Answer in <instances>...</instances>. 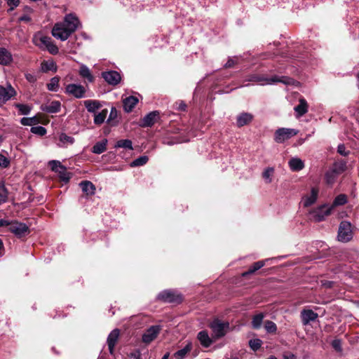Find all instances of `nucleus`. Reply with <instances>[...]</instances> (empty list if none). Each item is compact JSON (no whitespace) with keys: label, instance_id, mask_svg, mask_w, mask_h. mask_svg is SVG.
I'll use <instances>...</instances> for the list:
<instances>
[{"label":"nucleus","instance_id":"obj_1","mask_svg":"<svg viewBox=\"0 0 359 359\" xmlns=\"http://www.w3.org/2000/svg\"><path fill=\"white\" fill-rule=\"evenodd\" d=\"M79 24L78 18L72 14L67 15L64 22L55 25L52 34L57 39L65 41L73 33Z\"/></svg>","mask_w":359,"mask_h":359},{"label":"nucleus","instance_id":"obj_2","mask_svg":"<svg viewBox=\"0 0 359 359\" xmlns=\"http://www.w3.org/2000/svg\"><path fill=\"white\" fill-rule=\"evenodd\" d=\"M32 42L40 49L47 50L53 55L58 53V48L53 43L51 38L41 32H37L34 35Z\"/></svg>","mask_w":359,"mask_h":359},{"label":"nucleus","instance_id":"obj_3","mask_svg":"<svg viewBox=\"0 0 359 359\" xmlns=\"http://www.w3.org/2000/svg\"><path fill=\"white\" fill-rule=\"evenodd\" d=\"M249 81L255 82L260 85H264V84L276 83V82H281L285 85L298 84V82L295 81L292 79L288 78V77H285V76H282V77L274 76V77L269 79V78H265L264 76H260L258 75H252L250 76V79H249Z\"/></svg>","mask_w":359,"mask_h":359},{"label":"nucleus","instance_id":"obj_4","mask_svg":"<svg viewBox=\"0 0 359 359\" xmlns=\"http://www.w3.org/2000/svg\"><path fill=\"white\" fill-rule=\"evenodd\" d=\"M298 131L295 129L282 128L278 129L274 135V140L278 143H283L296 135Z\"/></svg>","mask_w":359,"mask_h":359},{"label":"nucleus","instance_id":"obj_5","mask_svg":"<svg viewBox=\"0 0 359 359\" xmlns=\"http://www.w3.org/2000/svg\"><path fill=\"white\" fill-rule=\"evenodd\" d=\"M332 211V207L328 205H323L311 211L310 216L311 219L319 222L323 220Z\"/></svg>","mask_w":359,"mask_h":359},{"label":"nucleus","instance_id":"obj_6","mask_svg":"<svg viewBox=\"0 0 359 359\" xmlns=\"http://www.w3.org/2000/svg\"><path fill=\"white\" fill-rule=\"evenodd\" d=\"M8 226V230L19 238L27 235L29 232L28 227L25 224L20 222H9Z\"/></svg>","mask_w":359,"mask_h":359},{"label":"nucleus","instance_id":"obj_7","mask_svg":"<svg viewBox=\"0 0 359 359\" xmlns=\"http://www.w3.org/2000/svg\"><path fill=\"white\" fill-rule=\"evenodd\" d=\"M49 165L53 171L57 172L60 180L67 182L69 179V175L66 168L58 161H50Z\"/></svg>","mask_w":359,"mask_h":359},{"label":"nucleus","instance_id":"obj_8","mask_svg":"<svg viewBox=\"0 0 359 359\" xmlns=\"http://www.w3.org/2000/svg\"><path fill=\"white\" fill-rule=\"evenodd\" d=\"M351 226L348 222H342L340 224L338 233V238L340 241L347 242L351 240Z\"/></svg>","mask_w":359,"mask_h":359},{"label":"nucleus","instance_id":"obj_9","mask_svg":"<svg viewBox=\"0 0 359 359\" xmlns=\"http://www.w3.org/2000/svg\"><path fill=\"white\" fill-rule=\"evenodd\" d=\"M212 332L216 337L224 336L229 327V324L219 320H215L210 325Z\"/></svg>","mask_w":359,"mask_h":359},{"label":"nucleus","instance_id":"obj_10","mask_svg":"<svg viewBox=\"0 0 359 359\" xmlns=\"http://www.w3.org/2000/svg\"><path fill=\"white\" fill-rule=\"evenodd\" d=\"M66 92L77 98L83 97L85 88L81 85L69 84L66 87Z\"/></svg>","mask_w":359,"mask_h":359},{"label":"nucleus","instance_id":"obj_11","mask_svg":"<svg viewBox=\"0 0 359 359\" xmlns=\"http://www.w3.org/2000/svg\"><path fill=\"white\" fill-rule=\"evenodd\" d=\"M158 298L168 302H180L181 297L172 290H165L158 294Z\"/></svg>","mask_w":359,"mask_h":359},{"label":"nucleus","instance_id":"obj_12","mask_svg":"<svg viewBox=\"0 0 359 359\" xmlns=\"http://www.w3.org/2000/svg\"><path fill=\"white\" fill-rule=\"evenodd\" d=\"M160 327L158 326H152L147 330L142 336V340L144 343L149 344L152 341L158 334Z\"/></svg>","mask_w":359,"mask_h":359},{"label":"nucleus","instance_id":"obj_13","mask_svg":"<svg viewBox=\"0 0 359 359\" xmlns=\"http://www.w3.org/2000/svg\"><path fill=\"white\" fill-rule=\"evenodd\" d=\"M15 93V91L11 86L9 85L7 88L0 86V104L8 100Z\"/></svg>","mask_w":359,"mask_h":359},{"label":"nucleus","instance_id":"obj_14","mask_svg":"<svg viewBox=\"0 0 359 359\" xmlns=\"http://www.w3.org/2000/svg\"><path fill=\"white\" fill-rule=\"evenodd\" d=\"M318 189L312 188L310 194L306 195L302 199V203L304 207H309L313 204L318 198Z\"/></svg>","mask_w":359,"mask_h":359},{"label":"nucleus","instance_id":"obj_15","mask_svg":"<svg viewBox=\"0 0 359 359\" xmlns=\"http://www.w3.org/2000/svg\"><path fill=\"white\" fill-rule=\"evenodd\" d=\"M102 77L107 83L111 85L117 84L121 80L120 74L115 71L103 72Z\"/></svg>","mask_w":359,"mask_h":359},{"label":"nucleus","instance_id":"obj_16","mask_svg":"<svg viewBox=\"0 0 359 359\" xmlns=\"http://www.w3.org/2000/svg\"><path fill=\"white\" fill-rule=\"evenodd\" d=\"M159 118V114L157 111H152L146 116L142 123V126L148 127L154 125Z\"/></svg>","mask_w":359,"mask_h":359},{"label":"nucleus","instance_id":"obj_17","mask_svg":"<svg viewBox=\"0 0 359 359\" xmlns=\"http://www.w3.org/2000/svg\"><path fill=\"white\" fill-rule=\"evenodd\" d=\"M119 336V330L116 329L114 330L109 335L107 339V344L109 346V350L111 353H113V348L118 340Z\"/></svg>","mask_w":359,"mask_h":359},{"label":"nucleus","instance_id":"obj_18","mask_svg":"<svg viewBox=\"0 0 359 359\" xmlns=\"http://www.w3.org/2000/svg\"><path fill=\"white\" fill-rule=\"evenodd\" d=\"M12 61V55L10 52L4 48H0V64L8 65Z\"/></svg>","mask_w":359,"mask_h":359},{"label":"nucleus","instance_id":"obj_19","mask_svg":"<svg viewBox=\"0 0 359 359\" xmlns=\"http://www.w3.org/2000/svg\"><path fill=\"white\" fill-rule=\"evenodd\" d=\"M60 102L59 101H53L48 104L42 106V109L49 113H57L60 109Z\"/></svg>","mask_w":359,"mask_h":359},{"label":"nucleus","instance_id":"obj_20","mask_svg":"<svg viewBox=\"0 0 359 359\" xmlns=\"http://www.w3.org/2000/svg\"><path fill=\"white\" fill-rule=\"evenodd\" d=\"M289 166L292 171H299L304 167V163L299 158H292L288 162Z\"/></svg>","mask_w":359,"mask_h":359},{"label":"nucleus","instance_id":"obj_21","mask_svg":"<svg viewBox=\"0 0 359 359\" xmlns=\"http://www.w3.org/2000/svg\"><path fill=\"white\" fill-rule=\"evenodd\" d=\"M138 99L134 96H130L123 100V107L127 112L131 111L137 104Z\"/></svg>","mask_w":359,"mask_h":359},{"label":"nucleus","instance_id":"obj_22","mask_svg":"<svg viewBox=\"0 0 359 359\" xmlns=\"http://www.w3.org/2000/svg\"><path fill=\"white\" fill-rule=\"evenodd\" d=\"M318 315L311 310H304L302 312V322L304 324H308L310 321L316 319Z\"/></svg>","mask_w":359,"mask_h":359},{"label":"nucleus","instance_id":"obj_23","mask_svg":"<svg viewBox=\"0 0 359 359\" xmlns=\"http://www.w3.org/2000/svg\"><path fill=\"white\" fill-rule=\"evenodd\" d=\"M252 119V116L250 114L242 113L237 117V126L238 127H242L251 122Z\"/></svg>","mask_w":359,"mask_h":359},{"label":"nucleus","instance_id":"obj_24","mask_svg":"<svg viewBox=\"0 0 359 359\" xmlns=\"http://www.w3.org/2000/svg\"><path fill=\"white\" fill-rule=\"evenodd\" d=\"M191 349L192 344L191 342H188L183 348L177 351L172 357L175 359H183Z\"/></svg>","mask_w":359,"mask_h":359},{"label":"nucleus","instance_id":"obj_25","mask_svg":"<svg viewBox=\"0 0 359 359\" xmlns=\"http://www.w3.org/2000/svg\"><path fill=\"white\" fill-rule=\"evenodd\" d=\"M41 69L43 72H47L49 71L55 72L57 67L55 62L53 60H48L41 62Z\"/></svg>","mask_w":359,"mask_h":359},{"label":"nucleus","instance_id":"obj_26","mask_svg":"<svg viewBox=\"0 0 359 359\" xmlns=\"http://www.w3.org/2000/svg\"><path fill=\"white\" fill-rule=\"evenodd\" d=\"M80 186L83 193L86 195H93L95 191V187L92 182L89 181H83L81 182Z\"/></svg>","mask_w":359,"mask_h":359},{"label":"nucleus","instance_id":"obj_27","mask_svg":"<svg viewBox=\"0 0 359 359\" xmlns=\"http://www.w3.org/2000/svg\"><path fill=\"white\" fill-rule=\"evenodd\" d=\"M274 171L275 170L273 167H268L264 170L262 175L265 183L269 184L272 182Z\"/></svg>","mask_w":359,"mask_h":359},{"label":"nucleus","instance_id":"obj_28","mask_svg":"<svg viewBox=\"0 0 359 359\" xmlns=\"http://www.w3.org/2000/svg\"><path fill=\"white\" fill-rule=\"evenodd\" d=\"M198 339L201 344L205 347H208L212 343L211 339L205 331L200 332L198 334Z\"/></svg>","mask_w":359,"mask_h":359},{"label":"nucleus","instance_id":"obj_29","mask_svg":"<svg viewBox=\"0 0 359 359\" xmlns=\"http://www.w3.org/2000/svg\"><path fill=\"white\" fill-rule=\"evenodd\" d=\"M38 122H41L43 124H47L48 123V120L44 118L43 120L39 121L36 117L22 118L21 119V123L24 126H33Z\"/></svg>","mask_w":359,"mask_h":359},{"label":"nucleus","instance_id":"obj_30","mask_svg":"<svg viewBox=\"0 0 359 359\" xmlns=\"http://www.w3.org/2000/svg\"><path fill=\"white\" fill-rule=\"evenodd\" d=\"M79 74L84 79H86L88 81L92 82L94 77L91 74L90 69L86 65H81L79 69Z\"/></svg>","mask_w":359,"mask_h":359},{"label":"nucleus","instance_id":"obj_31","mask_svg":"<svg viewBox=\"0 0 359 359\" xmlns=\"http://www.w3.org/2000/svg\"><path fill=\"white\" fill-rule=\"evenodd\" d=\"M307 103L304 99H300L299 103L297 106L294 107L295 111L298 114L299 116H302L307 111Z\"/></svg>","mask_w":359,"mask_h":359},{"label":"nucleus","instance_id":"obj_32","mask_svg":"<svg viewBox=\"0 0 359 359\" xmlns=\"http://www.w3.org/2000/svg\"><path fill=\"white\" fill-rule=\"evenodd\" d=\"M107 140L96 143L93 147V152L95 154H102L107 149Z\"/></svg>","mask_w":359,"mask_h":359},{"label":"nucleus","instance_id":"obj_33","mask_svg":"<svg viewBox=\"0 0 359 359\" xmlns=\"http://www.w3.org/2000/svg\"><path fill=\"white\" fill-rule=\"evenodd\" d=\"M84 104L90 112H95L100 107V104L96 100H86L84 102Z\"/></svg>","mask_w":359,"mask_h":359},{"label":"nucleus","instance_id":"obj_34","mask_svg":"<svg viewBox=\"0 0 359 359\" xmlns=\"http://www.w3.org/2000/svg\"><path fill=\"white\" fill-rule=\"evenodd\" d=\"M346 196L344 194H340L335 198L333 203L329 206L332 207V210L336 206L344 205V203H346Z\"/></svg>","mask_w":359,"mask_h":359},{"label":"nucleus","instance_id":"obj_35","mask_svg":"<svg viewBox=\"0 0 359 359\" xmlns=\"http://www.w3.org/2000/svg\"><path fill=\"white\" fill-rule=\"evenodd\" d=\"M265 264L264 261H259L257 262H255L248 270V271L243 273V276H247L248 274H250L256 271L257 270L261 269L262 266H264Z\"/></svg>","mask_w":359,"mask_h":359},{"label":"nucleus","instance_id":"obj_36","mask_svg":"<svg viewBox=\"0 0 359 359\" xmlns=\"http://www.w3.org/2000/svg\"><path fill=\"white\" fill-rule=\"evenodd\" d=\"M107 114V110L103 109L101 112L95 115L94 121L96 124H101L104 122Z\"/></svg>","mask_w":359,"mask_h":359},{"label":"nucleus","instance_id":"obj_37","mask_svg":"<svg viewBox=\"0 0 359 359\" xmlns=\"http://www.w3.org/2000/svg\"><path fill=\"white\" fill-rule=\"evenodd\" d=\"M59 86V78L53 77L47 84L48 89L51 91H57Z\"/></svg>","mask_w":359,"mask_h":359},{"label":"nucleus","instance_id":"obj_38","mask_svg":"<svg viewBox=\"0 0 359 359\" xmlns=\"http://www.w3.org/2000/svg\"><path fill=\"white\" fill-rule=\"evenodd\" d=\"M148 157L146 156H141L131 163L132 167L140 166L146 164L148 161Z\"/></svg>","mask_w":359,"mask_h":359},{"label":"nucleus","instance_id":"obj_39","mask_svg":"<svg viewBox=\"0 0 359 359\" xmlns=\"http://www.w3.org/2000/svg\"><path fill=\"white\" fill-rule=\"evenodd\" d=\"M116 146L117 147H123L129 149H133L132 142L129 140H121L117 142Z\"/></svg>","mask_w":359,"mask_h":359},{"label":"nucleus","instance_id":"obj_40","mask_svg":"<svg viewBox=\"0 0 359 359\" xmlns=\"http://www.w3.org/2000/svg\"><path fill=\"white\" fill-rule=\"evenodd\" d=\"M263 318H264V315L262 313H259V314L255 316L252 319L253 327L255 328L259 327L262 323Z\"/></svg>","mask_w":359,"mask_h":359},{"label":"nucleus","instance_id":"obj_41","mask_svg":"<svg viewBox=\"0 0 359 359\" xmlns=\"http://www.w3.org/2000/svg\"><path fill=\"white\" fill-rule=\"evenodd\" d=\"M335 177H336V170H335L327 172L325 175L326 182L328 184H332L334 181Z\"/></svg>","mask_w":359,"mask_h":359},{"label":"nucleus","instance_id":"obj_42","mask_svg":"<svg viewBox=\"0 0 359 359\" xmlns=\"http://www.w3.org/2000/svg\"><path fill=\"white\" fill-rule=\"evenodd\" d=\"M8 191L3 184H0V204L7 199Z\"/></svg>","mask_w":359,"mask_h":359},{"label":"nucleus","instance_id":"obj_43","mask_svg":"<svg viewBox=\"0 0 359 359\" xmlns=\"http://www.w3.org/2000/svg\"><path fill=\"white\" fill-rule=\"evenodd\" d=\"M250 346L254 351L258 350L262 346V341L258 339H252L249 342Z\"/></svg>","mask_w":359,"mask_h":359},{"label":"nucleus","instance_id":"obj_44","mask_svg":"<svg viewBox=\"0 0 359 359\" xmlns=\"http://www.w3.org/2000/svg\"><path fill=\"white\" fill-rule=\"evenodd\" d=\"M264 327L268 332L273 333L276 330V325L271 321H266L264 323Z\"/></svg>","mask_w":359,"mask_h":359},{"label":"nucleus","instance_id":"obj_45","mask_svg":"<svg viewBox=\"0 0 359 359\" xmlns=\"http://www.w3.org/2000/svg\"><path fill=\"white\" fill-rule=\"evenodd\" d=\"M32 133L39 135H43L46 133V130L42 126H36L31 128Z\"/></svg>","mask_w":359,"mask_h":359},{"label":"nucleus","instance_id":"obj_46","mask_svg":"<svg viewBox=\"0 0 359 359\" xmlns=\"http://www.w3.org/2000/svg\"><path fill=\"white\" fill-rule=\"evenodd\" d=\"M60 141L61 142H62L63 144H65V143L72 144L73 143V138L69 137V136H67L65 134H62L60 136Z\"/></svg>","mask_w":359,"mask_h":359},{"label":"nucleus","instance_id":"obj_47","mask_svg":"<svg viewBox=\"0 0 359 359\" xmlns=\"http://www.w3.org/2000/svg\"><path fill=\"white\" fill-rule=\"evenodd\" d=\"M17 107L22 114H27L30 111V107L25 104H17Z\"/></svg>","mask_w":359,"mask_h":359},{"label":"nucleus","instance_id":"obj_48","mask_svg":"<svg viewBox=\"0 0 359 359\" xmlns=\"http://www.w3.org/2000/svg\"><path fill=\"white\" fill-rule=\"evenodd\" d=\"M332 347L337 351H341V341L339 339H334L332 342Z\"/></svg>","mask_w":359,"mask_h":359},{"label":"nucleus","instance_id":"obj_49","mask_svg":"<svg viewBox=\"0 0 359 359\" xmlns=\"http://www.w3.org/2000/svg\"><path fill=\"white\" fill-rule=\"evenodd\" d=\"M8 160L3 155H0V166L6 168L8 165Z\"/></svg>","mask_w":359,"mask_h":359},{"label":"nucleus","instance_id":"obj_50","mask_svg":"<svg viewBox=\"0 0 359 359\" xmlns=\"http://www.w3.org/2000/svg\"><path fill=\"white\" fill-rule=\"evenodd\" d=\"M25 78L29 83H34L36 81V76L30 73H26Z\"/></svg>","mask_w":359,"mask_h":359},{"label":"nucleus","instance_id":"obj_51","mask_svg":"<svg viewBox=\"0 0 359 359\" xmlns=\"http://www.w3.org/2000/svg\"><path fill=\"white\" fill-rule=\"evenodd\" d=\"M338 152L344 156H346L347 153L345 151V147L344 145H339L338 147Z\"/></svg>","mask_w":359,"mask_h":359},{"label":"nucleus","instance_id":"obj_52","mask_svg":"<svg viewBox=\"0 0 359 359\" xmlns=\"http://www.w3.org/2000/svg\"><path fill=\"white\" fill-rule=\"evenodd\" d=\"M283 358L284 359H296L295 356L291 353H285Z\"/></svg>","mask_w":359,"mask_h":359},{"label":"nucleus","instance_id":"obj_53","mask_svg":"<svg viewBox=\"0 0 359 359\" xmlns=\"http://www.w3.org/2000/svg\"><path fill=\"white\" fill-rule=\"evenodd\" d=\"M235 59H229L228 62L226 63L225 67H231L235 64Z\"/></svg>","mask_w":359,"mask_h":359},{"label":"nucleus","instance_id":"obj_54","mask_svg":"<svg viewBox=\"0 0 359 359\" xmlns=\"http://www.w3.org/2000/svg\"><path fill=\"white\" fill-rule=\"evenodd\" d=\"M20 21L29 22L30 20V18L27 15H25L20 18Z\"/></svg>","mask_w":359,"mask_h":359},{"label":"nucleus","instance_id":"obj_55","mask_svg":"<svg viewBox=\"0 0 359 359\" xmlns=\"http://www.w3.org/2000/svg\"><path fill=\"white\" fill-rule=\"evenodd\" d=\"M9 222L7 220L0 219V226H8Z\"/></svg>","mask_w":359,"mask_h":359},{"label":"nucleus","instance_id":"obj_56","mask_svg":"<svg viewBox=\"0 0 359 359\" xmlns=\"http://www.w3.org/2000/svg\"><path fill=\"white\" fill-rule=\"evenodd\" d=\"M3 251H4L3 243H2V241L0 240V256H1V255H2V254H3Z\"/></svg>","mask_w":359,"mask_h":359},{"label":"nucleus","instance_id":"obj_57","mask_svg":"<svg viewBox=\"0 0 359 359\" xmlns=\"http://www.w3.org/2000/svg\"><path fill=\"white\" fill-rule=\"evenodd\" d=\"M128 359H139L138 355L136 353L132 354L131 356Z\"/></svg>","mask_w":359,"mask_h":359},{"label":"nucleus","instance_id":"obj_58","mask_svg":"<svg viewBox=\"0 0 359 359\" xmlns=\"http://www.w3.org/2000/svg\"><path fill=\"white\" fill-rule=\"evenodd\" d=\"M185 107H186V105L184 104H181L179 107V108L181 109V110H185Z\"/></svg>","mask_w":359,"mask_h":359},{"label":"nucleus","instance_id":"obj_59","mask_svg":"<svg viewBox=\"0 0 359 359\" xmlns=\"http://www.w3.org/2000/svg\"><path fill=\"white\" fill-rule=\"evenodd\" d=\"M11 1L12 4H13V5H15V6H17L19 2L18 0H11Z\"/></svg>","mask_w":359,"mask_h":359},{"label":"nucleus","instance_id":"obj_60","mask_svg":"<svg viewBox=\"0 0 359 359\" xmlns=\"http://www.w3.org/2000/svg\"><path fill=\"white\" fill-rule=\"evenodd\" d=\"M168 357H169V353H166L164 355V356L163 357V359H168Z\"/></svg>","mask_w":359,"mask_h":359},{"label":"nucleus","instance_id":"obj_61","mask_svg":"<svg viewBox=\"0 0 359 359\" xmlns=\"http://www.w3.org/2000/svg\"><path fill=\"white\" fill-rule=\"evenodd\" d=\"M266 359H277V358H276L273 355H271L270 357L267 358Z\"/></svg>","mask_w":359,"mask_h":359}]
</instances>
